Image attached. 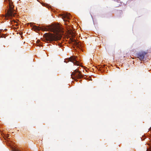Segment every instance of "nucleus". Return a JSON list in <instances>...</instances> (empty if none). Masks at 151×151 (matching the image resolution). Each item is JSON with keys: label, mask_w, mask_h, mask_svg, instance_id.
I'll list each match as a JSON object with an SVG mask.
<instances>
[{"label": "nucleus", "mask_w": 151, "mask_h": 151, "mask_svg": "<svg viewBox=\"0 0 151 151\" xmlns=\"http://www.w3.org/2000/svg\"><path fill=\"white\" fill-rule=\"evenodd\" d=\"M33 28L37 31L40 30L43 31H49L52 32L55 34L49 33H46L44 35L45 39L46 41L51 42L60 40L61 38V34L59 33L62 31L61 28L58 25H55L52 26H43L42 27L34 26Z\"/></svg>", "instance_id": "obj_1"}, {"label": "nucleus", "mask_w": 151, "mask_h": 151, "mask_svg": "<svg viewBox=\"0 0 151 151\" xmlns=\"http://www.w3.org/2000/svg\"><path fill=\"white\" fill-rule=\"evenodd\" d=\"M9 8L8 9L5 16V18L8 19L9 17H14L15 13L14 9V6L12 5V2L11 0H8Z\"/></svg>", "instance_id": "obj_2"}, {"label": "nucleus", "mask_w": 151, "mask_h": 151, "mask_svg": "<svg viewBox=\"0 0 151 151\" xmlns=\"http://www.w3.org/2000/svg\"><path fill=\"white\" fill-rule=\"evenodd\" d=\"M81 73V72L79 71L78 69H76L72 73L71 77L72 79L75 80L76 81H77L78 79L83 78V76Z\"/></svg>", "instance_id": "obj_3"}, {"label": "nucleus", "mask_w": 151, "mask_h": 151, "mask_svg": "<svg viewBox=\"0 0 151 151\" xmlns=\"http://www.w3.org/2000/svg\"><path fill=\"white\" fill-rule=\"evenodd\" d=\"M147 52L141 51L137 54V55L138 58L141 60H143L145 57L146 56Z\"/></svg>", "instance_id": "obj_4"}, {"label": "nucleus", "mask_w": 151, "mask_h": 151, "mask_svg": "<svg viewBox=\"0 0 151 151\" xmlns=\"http://www.w3.org/2000/svg\"><path fill=\"white\" fill-rule=\"evenodd\" d=\"M77 57L76 56H72L68 58V60L72 62H73L74 64L77 65L79 66V63L77 61L78 59H76Z\"/></svg>", "instance_id": "obj_5"}, {"label": "nucleus", "mask_w": 151, "mask_h": 151, "mask_svg": "<svg viewBox=\"0 0 151 151\" xmlns=\"http://www.w3.org/2000/svg\"><path fill=\"white\" fill-rule=\"evenodd\" d=\"M70 40L72 42H74L73 44L74 45L77 47L80 48L82 46L81 43L79 42H77L75 39H74L73 38H71Z\"/></svg>", "instance_id": "obj_6"}, {"label": "nucleus", "mask_w": 151, "mask_h": 151, "mask_svg": "<svg viewBox=\"0 0 151 151\" xmlns=\"http://www.w3.org/2000/svg\"><path fill=\"white\" fill-rule=\"evenodd\" d=\"M61 16L62 17V18L63 19L64 21H66L65 19H69L70 18V16L68 13H65L63 14H61Z\"/></svg>", "instance_id": "obj_7"}, {"label": "nucleus", "mask_w": 151, "mask_h": 151, "mask_svg": "<svg viewBox=\"0 0 151 151\" xmlns=\"http://www.w3.org/2000/svg\"><path fill=\"white\" fill-rule=\"evenodd\" d=\"M42 5L43 6H47V7H48V8L49 7H48V5L46 4H44V3H42Z\"/></svg>", "instance_id": "obj_8"}, {"label": "nucleus", "mask_w": 151, "mask_h": 151, "mask_svg": "<svg viewBox=\"0 0 151 151\" xmlns=\"http://www.w3.org/2000/svg\"><path fill=\"white\" fill-rule=\"evenodd\" d=\"M147 143L149 146H151V141L147 142Z\"/></svg>", "instance_id": "obj_9"}, {"label": "nucleus", "mask_w": 151, "mask_h": 151, "mask_svg": "<svg viewBox=\"0 0 151 151\" xmlns=\"http://www.w3.org/2000/svg\"><path fill=\"white\" fill-rule=\"evenodd\" d=\"M13 151H20V150H19L17 149H14V150H13Z\"/></svg>", "instance_id": "obj_10"}, {"label": "nucleus", "mask_w": 151, "mask_h": 151, "mask_svg": "<svg viewBox=\"0 0 151 151\" xmlns=\"http://www.w3.org/2000/svg\"><path fill=\"white\" fill-rule=\"evenodd\" d=\"M151 149V148H150L149 149H147V151H150V150Z\"/></svg>", "instance_id": "obj_11"}, {"label": "nucleus", "mask_w": 151, "mask_h": 151, "mask_svg": "<svg viewBox=\"0 0 151 151\" xmlns=\"http://www.w3.org/2000/svg\"><path fill=\"white\" fill-rule=\"evenodd\" d=\"M3 37H3L1 35H0V38H3Z\"/></svg>", "instance_id": "obj_12"}, {"label": "nucleus", "mask_w": 151, "mask_h": 151, "mask_svg": "<svg viewBox=\"0 0 151 151\" xmlns=\"http://www.w3.org/2000/svg\"><path fill=\"white\" fill-rule=\"evenodd\" d=\"M1 36H2L3 37H4V38H5V35L3 34L2 35H1Z\"/></svg>", "instance_id": "obj_13"}, {"label": "nucleus", "mask_w": 151, "mask_h": 151, "mask_svg": "<svg viewBox=\"0 0 151 151\" xmlns=\"http://www.w3.org/2000/svg\"><path fill=\"white\" fill-rule=\"evenodd\" d=\"M38 45V46H39V47H40V46H41L42 45H41V44L40 45V44H38V45Z\"/></svg>", "instance_id": "obj_14"}, {"label": "nucleus", "mask_w": 151, "mask_h": 151, "mask_svg": "<svg viewBox=\"0 0 151 151\" xmlns=\"http://www.w3.org/2000/svg\"><path fill=\"white\" fill-rule=\"evenodd\" d=\"M105 66V65H103V66H102V68H103V67H104Z\"/></svg>", "instance_id": "obj_15"}, {"label": "nucleus", "mask_w": 151, "mask_h": 151, "mask_svg": "<svg viewBox=\"0 0 151 151\" xmlns=\"http://www.w3.org/2000/svg\"><path fill=\"white\" fill-rule=\"evenodd\" d=\"M151 129V127L150 128V129Z\"/></svg>", "instance_id": "obj_16"}]
</instances>
